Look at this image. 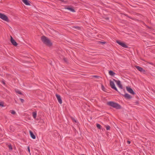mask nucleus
Returning <instances> with one entry per match:
<instances>
[{
	"label": "nucleus",
	"mask_w": 155,
	"mask_h": 155,
	"mask_svg": "<svg viewBox=\"0 0 155 155\" xmlns=\"http://www.w3.org/2000/svg\"><path fill=\"white\" fill-rule=\"evenodd\" d=\"M102 87H104V86H103V85H102Z\"/></svg>",
	"instance_id": "nucleus-34"
},
{
	"label": "nucleus",
	"mask_w": 155,
	"mask_h": 155,
	"mask_svg": "<svg viewBox=\"0 0 155 155\" xmlns=\"http://www.w3.org/2000/svg\"><path fill=\"white\" fill-rule=\"evenodd\" d=\"M67 9L70 10L72 12H75L74 10L72 8L68 7L67 8Z\"/></svg>",
	"instance_id": "nucleus-16"
},
{
	"label": "nucleus",
	"mask_w": 155,
	"mask_h": 155,
	"mask_svg": "<svg viewBox=\"0 0 155 155\" xmlns=\"http://www.w3.org/2000/svg\"><path fill=\"white\" fill-rule=\"evenodd\" d=\"M11 113L12 114H15V112L14 110H11Z\"/></svg>",
	"instance_id": "nucleus-22"
},
{
	"label": "nucleus",
	"mask_w": 155,
	"mask_h": 155,
	"mask_svg": "<svg viewBox=\"0 0 155 155\" xmlns=\"http://www.w3.org/2000/svg\"><path fill=\"white\" fill-rule=\"evenodd\" d=\"M56 96L57 99V100L59 103L60 104H61L62 103V101L60 95L56 94Z\"/></svg>",
	"instance_id": "nucleus-9"
},
{
	"label": "nucleus",
	"mask_w": 155,
	"mask_h": 155,
	"mask_svg": "<svg viewBox=\"0 0 155 155\" xmlns=\"http://www.w3.org/2000/svg\"><path fill=\"white\" fill-rule=\"evenodd\" d=\"M32 115L34 119H36L37 117V112L36 111L33 112L32 113Z\"/></svg>",
	"instance_id": "nucleus-15"
},
{
	"label": "nucleus",
	"mask_w": 155,
	"mask_h": 155,
	"mask_svg": "<svg viewBox=\"0 0 155 155\" xmlns=\"http://www.w3.org/2000/svg\"><path fill=\"white\" fill-rule=\"evenodd\" d=\"M109 74L111 76H114L115 74V73L112 71H109Z\"/></svg>",
	"instance_id": "nucleus-14"
},
{
	"label": "nucleus",
	"mask_w": 155,
	"mask_h": 155,
	"mask_svg": "<svg viewBox=\"0 0 155 155\" xmlns=\"http://www.w3.org/2000/svg\"><path fill=\"white\" fill-rule=\"evenodd\" d=\"M116 42L117 43H118L119 45L122 46V47L127 48L128 47V46L125 44L124 43L121 42L119 41H117Z\"/></svg>",
	"instance_id": "nucleus-4"
},
{
	"label": "nucleus",
	"mask_w": 155,
	"mask_h": 155,
	"mask_svg": "<svg viewBox=\"0 0 155 155\" xmlns=\"http://www.w3.org/2000/svg\"><path fill=\"white\" fill-rule=\"evenodd\" d=\"M107 104L117 109H120L121 108V107L120 105L113 101L108 102L107 103Z\"/></svg>",
	"instance_id": "nucleus-2"
},
{
	"label": "nucleus",
	"mask_w": 155,
	"mask_h": 155,
	"mask_svg": "<svg viewBox=\"0 0 155 155\" xmlns=\"http://www.w3.org/2000/svg\"><path fill=\"white\" fill-rule=\"evenodd\" d=\"M84 155V154H82V155Z\"/></svg>",
	"instance_id": "nucleus-35"
},
{
	"label": "nucleus",
	"mask_w": 155,
	"mask_h": 155,
	"mask_svg": "<svg viewBox=\"0 0 155 155\" xmlns=\"http://www.w3.org/2000/svg\"><path fill=\"white\" fill-rule=\"evenodd\" d=\"M124 96L125 98L127 99H130L131 98V96L127 93H126Z\"/></svg>",
	"instance_id": "nucleus-13"
},
{
	"label": "nucleus",
	"mask_w": 155,
	"mask_h": 155,
	"mask_svg": "<svg viewBox=\"0 0 155 155\" xmlns=\"http://www.w3.org/2000/svg\"><path fill=\"white\" fill-rule=\"evenodd\" d=\"M96 126L99 129H101V126L98 124H96Z\"/></svg>",
	"instance_id": "nucleus-18"
},
{
	"label": "nucleus",
	"mask_w": 155,
	"mask_h": 155,
	"mask_svg": "<svg viewBox=\"0 0 155 155\" xmlns=\"http://www.w3.org/2000/svg\"><path fill=\"white\" fill-rule=\"evenodd\" d=\"M11 40L10 41L12 44L14 46H17L18 45V44L13 39L12 37L11 36Z\"/></svg>",
	"instance_id": "nucleus-6"
},
{
	"label": "nucleus",
	"mask_w": 155,
	"mask_h": 155,
	"mask_svg": "<svg viewBox=\"0 0 155 155\" xmlns=\"http://www.w3.org/2000/svg\"><path fill=\"white\" fill-rule=\"evenodd\" d=\"M20 101H21V102L22 103H23V102H24V100L23 99H22V98H20Z\"/></svg>",
	"instance_id": "nucleus-24"
},
{
	"label": "nucleus",
	"mask_w": 155,
	"mask_h": 155,
	"mask_svg": "<svg viewBox=\"0 0 155 155\" xmlns=\"http://www.w3.org/2000/svg\"><path fill=\"white\" fill-rule=\"evenodd\" d=\"M4 20L5 21H7L8 22H9V20Z\"/></svg>",
	"instance_id": "nucleus-32"
},
{
	"label": "nucleus",
	"mask_w": 155,
	"mask_h": 155,
	"mask_svg": "<svg viewBox=\"0 0 155 155\" xmlns=\"http://www.w3.org/2000/svg\"><path fill=\"white\" fill-rule=\"evenodd\" d=\"M149 63L150 64L152 65H154L153 64L152 62H149Z\"/></svg>",
	"instance_id": "nucleus-31"
},
{
	"label": "nucleus",
	"mask_w": 155,
	"mask_h": 155,
	"mask_svg": "<svg viewBox=\"0 0 155 155\" xmlns=\"http://www.w3.org/2000/svg\"><path fill=\"white\" fill-rule=\"evenodd\" d=\"M2 83L4 85H5V83L4 80H2L1 81Z\"/></svg>",
	"instance_id": "nucleus-26"
},
{
	"label": "nucleus",
	"mask_w": 155,
	"mask_h": 155,
	"mask_svg": "<svg viewBox=\"0 0 155 155\" xmlns=\"http://www.w3.org/2000/svg\"><path fill=\"white\" fill-rule=\"evenodd\" d=\"M127 143H128V144H130V142L128 140L127 141Z\"/></svg>",
	"instance_id": "nucleus-30"
},
{
	"label": "nucleus",
	"mask_w": 155,
	"mask_h": 155,
	"mask_svg": "<svg viewBox=\"0 0 155 155\" xmlns=\"http://www.w3.org/2000/svg\"><path fill=\"white\" fill-rule=\"evenodd\" d=\"M16 92L17 93L20 94H21V95L22 94V93L19 90H17V91H16Z\"/></svg>",
	"instance_id": "nucleus-20"
},
{
	"label": "nucleus",
	"mask_w": 155,
	"mask_h": 155,
	"mask_svg": "<svg viewBox=\"0 0 155 155\" xmlns=\"http://www.w3.org/2000/svg\"><path fill=\"white\" fill-rule=\"evenodd\" d=\"M0 18L2 19H8V17L4 14L0 13Z\"/></svg>",
	"instance_id": "nucleus-7"
},
{
	"label": "nucleus",
	"mask_w": 155,
	"mask_h": 155,
	"mask_svg": "<svg viewBox=\"0 0 155 155\" xmlns=\"http://www.w3.org/2000/svg\"><path fill=\"white\" fill-rule=\"evenodd\" d=\"M15 103H17V101L15 100Z\"/></svg>",
	"instance_id": "nucleus-33"
},
{
	"label": "nucleus",
	"mask_w": 155,
	"mask_h": 155,
	"mask_svg": "<svg viewBox=\"0 0 155 155\" xmlns=\"http://www.w3.org/2000/svg\"><path fill=\"white\" fill-rule=\"evenodd\" d=\"M28 151L29 152V153H30V149L29 147H28Z\"/></svg>",
	"instance_id": "nucleus-29"
},
{
	"label": "nucleus",
	"mask_w": 155,
	"mask_h": 155,
	"mask_svg": "<svg viewBox=\"0 0 155 155\" xmlns=\"http://www.w3.org/2000/svg\"><path fill=\"white\" fill-rule=\"evenodd\" d=\"M24 3L27 5H30V1L28 0H22Z\"/></svg>",
	"instance_id": "nucleus-10"
},
{
	"label": "nucleus",
	"mask_w": 155,
	"mask_h": 155,
	"mask_svg": "<svg viewBox=\"0 0 155 155\" xmlns=\"http://www.w3.org/2000/svg\"><path fill=\"white\" fill-rule=\"evenodd\" d=\"M109 84L110 86L112 89L118 91V90L117 88L116 87L113 81H111V80H110Z\"/></svg>",
	"instance_id": "nucleus-3"
},
{
	"label": "nucleus",
	"mask_w": 155,
	"mask_h": 155,
	"mask_svg": "<svg viewBox=\"0 0 155 155\" xmlns=\"http://www.w3.org/2000/svg\"><path fill=\"white\" fill-rule=\"evenodd\" d=\"M99 43L100 44H104L106 43L105 42H102V41H100Z\"/></svg>",
	"instance_id": "nucleus-25"
},
{
	"label": "nucleus",
	"mask_w": 155,
	"mask_h": 155,
	"mask_svg": "<svg viewBox=\"0 0 155 155\" xmlns=\"http://www.w3.org/2000/svg\"><path fill=\"white\" fill-rule=\"evenodd\" d=\"M8 147H9V149L10 150H12V147L11 145H8Z\"/></svg>",
	"instance_id": "nucleus-21"
},
{
	"label": "nucleus",
	"mask_w": 155,
	"mask_h": 155,
	"mask_svg": "<svg viewBox=\"0 0 155 155\" xmlns=\"http://www.w3.org/2000/svg\"><path fill=\"white\" fill-rule=\"evenodd\" d=\"M136 68L140 72H145V71L144 70L143 68L140 66H136Z\"/></svg>",
	"instance_id": "nucleus-11"
},
{
	"label": "nucleus",
	"mask_w": 155,
	"mask_h": 155,
	"mask_svg": "<svg viewBox=\"0 0 155 155\" xmlns=\"http://www.w3.org/2000/svg\"><path fill=\"white\" fill-rule=\"evenodd\" d=\"M29 133L31 137L34 139H35L36 137L33 134V133L31 130L29 131Z\"/></svg>",
	"instance_id": "nucleus-12"
},
{
	"label": "nucleus",
	"mask_w": 155,
	"mask_h": 155,
	"mask_svg": "<svg viewBox=\"0 0 155 155\" xmlns=\"http://www.w3.org/2000/svg\"><path fill=\"white\" fill-rule=\"evenodd\" d=\"M99 76L97 75H93V76H90L89 77V78L91 79L93 78H99Z\"/></svg>",
	"instance_id": "nucleus-17"
},
{
	"label": "nucleus",
	"mask_w": 155,
	"mask_h": 155,
	"mask_svg": "<svg viewBox=\"0 0 155 155\" xmlns=\"http://www.w3.org/2000/svg\"><path fill=\"white\" fill-rule=\"evenodd\" d=\"M73 28H75V29L77 30H79L80 29V27L78 26H74L73 27Z\"/></svg>",
	"instance_id": "nucleus-19"
},
{
	"label": "nucleus",
	"mask_w": 155,
	"mask_h": 155,
	"mask_svg": "<svg viewBox=\"0 0 155 155\" xmlns=\"http://www.w3.org/2000/svg\"><path fill=\"white\" fill-rule=\"evenodd\" d=\"M114 80L117 83V84L118 85L120 89H122L123 88V87L121 85L120 81H117L115 79H114Z\"/></svg>",
	"instance_id": "nucleus-8"
},
{
	"label": "nucleus",
	"mask_w": 155,
	"mask_h": 155,
	"mask_svg": "<svg viewBox=\"0 0 155 155\" xmlns=\"http://www.w3.org/2000/svg\"><path fill=\"white\" fill-rule=\"evenodd\" d=\"M110 127L108 125L107 126H106V130H109L110 129Z\"/></svg>",
	"instance_id": "nucleus-23"
},
{
	"label": "nucleus",
	"mask_w": 155,
	"mask_h": 155,
	"mask_svg": "<svg viewBox=\"0 0 155 155\" xmlns=\"http://www.w3.org/2000/svg\"><path fill=\"white\" fill-rule=\"evenodd\" d=\"M0 106L1 107H3V104L2 102H0Z\"/></svg>",
	"instance_id": "nucleus-27"
},
{
	"label": "nucleus",
	"mask_w": 155,
	"mask_h": 155,
	"mask_svg": "<svg viewBox=\"0 0 155 155\" xmlns=\"http://www.w3.org/2000/svg\"><path fill=\"white\" fill-rule=\"evenodd\" d=\"M72 119L74 122H75L76 123H77V121L75 119H74L73 118H72Z\"/></svg>",
	"instance_id": "nucleus-28"
},
{
	"label": "nucleus",
	"mask_w": 155,
	"mask_h": 155,
	"mask_svg": "<svg viewBox=\"0 0 155 155\" xmlns=\"http://www.w3.org/2000/svg\"><path fill=\"white\" fill-rule=\"evenodd\" d=\"M41 39L43 42L48 46H51L52 44L50 40L47 37L45 36H43L41 37Z\"/></svg>",
	"instance_id": "nucleus-1"
},
{
	"label": "nucleus",
	"mask_w": 155,
	"mask_h": 155,
	"mask_svg": "<svg viewBox=\"0 0 155 155\" xmlns=\"http://www.w3.org/2000/svg\"><path fill=\"white\" fill-rule=\"evenodd\" d=\"M126 88L127 90L130 93L133 95L135 94L133 90L131 87H127Z\"/></svg>",
	"instance_id": "nucleus-5"
}]
</instances>
